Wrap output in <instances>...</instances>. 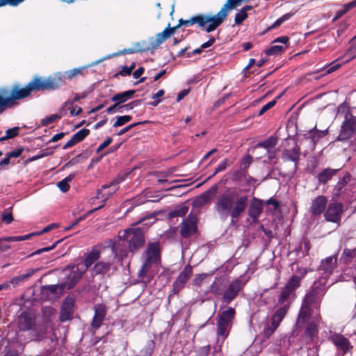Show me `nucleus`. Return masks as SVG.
I'll return each mask as SVG.
<instances>
[{
  "label": "nucleus",
  "instance_id": "obj_50",
  "mask_svg": "<svg viewBox=\"0 0 356 356\" xmlns=\"http://www.w3.org/2000/svg\"><path fill=\"white\" fill-rule=\"evenodd\" d=\"M327 130L318 131L314 130L312 131V138L314 141L318 140L319 138L323 137L327 134Z\"/></svg>",
  "mask_w": 356,
  "mask_h": 356
},
{
  "label": "nucleus",
  "instance_id": "obj_54",
  "mask_svg": "<svg viewBox=\"0 0 356 356\" xmlns=\"http://www.w3.org/2000/svg\"><path fill=\"white\" fill-rule=\"evenodd\" d=\"M188 208L186 206H181L175 211V213L178 216H183L188 212Z\"/></svg>",
  "mask_w": 356,
  "mask_h": 356
},
{
  "label": "nucleus",
  "instance_id": "obj_36",
  "mask_svg": "<svg viewBox=\"0 0 356 356\" xmlns=\"http://www.w3.org/2000/svg\"><path fill=\"white\" fill-rule=\"evenodd\" d=\"M288 308V305H284L275 312L272 318H275L277 321L281 323V321L283 320V318H284L287 313Z\"/></svg>",
  "mask_w": 356,
  "mask_h": 356
},
{
  "label": "nucleus",
  "instance_id": "obj_16",
  "mask_svg": "<svg viewBox=\"0 0 356 356\" xmlns=\"http://www.w3.org/2000/svg\"><path fill=\"white\" fill-rule=\"evenodd\" d=\"M115 258V254L113 251V249L111 250V254L107 260L106 261H101L98 263H97L94 268L93 270L96 274H104L107 273L110 268L111 265L113 263V260Z\"/></svg>",
  "mask_w": 356,
  "mask_h": 356
},
{
  "label": "nucleus",
  "instance_id": "obj_56",
  "mask_svg": "<svg viewBox=\"0 0 356 356\" xmlns=\"http://www.w3.org/2000/svg\"><path fill=\"white\" fill-rule=\"evenodd\" d=\"M112 142V138L111 137L107 138L104 143H102L97 149V152L99 153L102 150H103L105 147L109 145Z\"/></svg>",
  "mask_w": 356,
  "mask_h": 356
},
{
  "label": "nucleus",
  "instance_id": "obj_61",
  "mask_svg": "<svg viewBox=\"0 0 356 356\" xmlns=\"http://www.w3.org/2000/svg\"><path fill=\"white\" fill-rule=\"evenodd\" d=\"M339 60L333 62L332 64H331V67H329V69L327 70V74H330L334 71H336L337 70H338L341 65V63H337V62Z\"/></svg>",
  "mask_w": 356,
  "mask_h": 356
},
{
  "label": "nucleus",
  "instance_id": "obj_26",
  "mask_svg": "<svg viewBox=\"0 0 356 356\" xmlns=\"http://www.w3.org/2000/svg\"><path fill=\"white\" fill-rule=\"evenodd\" d=\"M216 191L217 186H213L209 191H207L200 196L197 197L195 200V204L197 205H203L204 204L209 202L211 200L212 196L216 193Z\"/></svg>",
  "mask_w": 356,
  "mask_h": 356
},
{
  "label": "nucleus",
  "instance_id": "obj_37",
  "mask_svg": "<svg viewBox=\"0 0 356 356\" xmlns=\"http://www.w3.org/2000/svg\"><path fill=\"white\" fill-rule=\"evenodd\" d=\"M277 143V139L275 137H270L266 140L260 143L257 145L258 147H264L267 149H270L274 147Z\"/></svg>",
  "mask_w": 356,
  "mask_h": 356
},
{
  "label": "nucleus",
  "instance_id": "obj_7",
  "mask_svg": "<svg viewBox=\"0 0 356 356\" xmlns=\"http://www.w3.org/2000/svg\"><path fill=\"white\" fill-rule=\"evenodd\" d=\"M234 309L232 307L223 311L218 318L217 322L218 325V334L225 338L228 334L230 323L234 316Z\"/></svg>",
  "mask_w": 356,
  "mask_h": 356
},
{
  "label": "nucleus",
  "instance_id": "obj_43",
  "mask_svg": "<svg viewBox=\"0 0 356 356\" xmlns=\"http://www.w3.org/2000/svg\"><path fill=\"white\" fill-rule=\"evenodd\" d=\"M53 153L52 151L49 149H43L40 151L38 154L31 157L29 159V161H33L40 159H42L44 156H47Z\"/></svg>",
  "mask_w": 356,
  "mask_h": 356
},
{
  "label": "nucleus",
  "instance_id": "obj_25",
  "mask_svg": "<svg viewBox=\"0 0 356 356\" xmlns=\"http://www.w3.org/2000/svg\"><path fill=\"white\" fill-rule=\"evenodd\" d=\"M179 28V26L175 27H167L161 33H158L156 35V44L159 45L163 43L165 40L169 38L172 35L174 34L175 30Z\"/></svg>",
  "mask_w": 356,
  "mask_h": 356
},
{
  "label": "nucleus",
  "instance_id": "obj_63",
  "mask_svg": "<svg viewBox=\"0 0 356 356\" xmlns=\"http://www.w3.org/2000/svg\"><path fill=\"white\" fill-rule=\"evenodd\" d=\"M13 220L11 213H5L2 215V220L6 223H10Z\"/></svg>",
  "mask_w": 356,
  "mask_h": 356
},
{
  "label": "nucleus",
  "instance_id": "obj_23",
  "mask_svg": "<svg viewBox=\"0 0 356 356\" xmlns=\"http://www.w3.org/2000/svg\"><path fill=\"white\" fill-rule=\"evenodd\" d=\"M337 257L332 256L323 260L321 264L320 269L322 270L325 274L330 275L332 273L336 267Z\"/></svg>",
  "mask_w": 356,
  "mask_h": 356
},
{
  "label": "nucleus",
  "instance_id": "obj_21",
  "mask_svg": "<svg viewBox=\"0 0 356 356\" xmlns=\"http://www.w3.org/2000/svg\"><path fill=\"white\" fill-rule=\"evenodd\" d=\"M118 182L113 181L109 186H104L97 193L96 196L97 199L102 200L103 202H105L107 199L113 194L116 191V184Z\"/></svg>",
  "mask_w": 356,
  "mask_h": 356
},
{
  "label": "nucleus",
  "instance_id": "obj_42",
  "mask_svg": "<svg viewBox=\"0 0 356 356\" xmlns=\"http://www.w3.org/2000/svg\"><path fill=\"white\" fill-rule=\"evenodd\" d=\"M131 116L130 115H123V116H118L116 118L115 122L113 123V126L114 127H118L122 126L125 124L126 123L129 122L131 120Z\"/></svg>",
  "mask_w": 356,
  "mask_h": 356
},
{
  "label": "nucleus",
  "instance_id": "obj_29",
  "mask_svg": "<svg viewBox=\"0 0 356 356\" xmlns=\"http://www.w3.org/2000/svg\"><path fill=\"white\" fill-rule=\"evenodd\" d=\"M211 278V274L202 273L197 275L193 280V284L197 288H201L204 286H209L211 284L210 281Z\"/></svg>",
  "mask_w": 356,
  "mask_h": 356
},
{
  "label": "nucleus",
  "instance_id": "obj_13",
  "mask_svg": "<svg viewBox=\"0 0 356 356\" xmlns=\"http://www.w3.org/2000/svg\"><path fill=\"white\" fill-rule=\"evenodd\" d=\"M197 229L196 218L190 215L182 222L181 234L184 237H188L193 235Z\"/></svg>",
  "mask_w": 356,
  "mask_h": 356
},
{
  "label": "nucleus",
  "instance_id": "obj_3",
  "mask_svg": "<svg viewBox=\"0 0 356 356\" xmlns=\"http://www.w3.org/2000/svg\"><path fill=\"white\" fill-rule=\"evenodd\" d=\"M99 258V252L97 250L91 251L86 257L83 263H80L76 266H68L64 270L65 274L67 276V280L64 284V287L68 289H72L76 283L82 277L87 269ZM63 289V285L50 286L51 291H56V288Z\"/></svg>",
  "mask_w": 356,
  "mask_h": 356
},
{
  "label": "nucleus",
  "instance_id": "obj_19",
  "mask_svg": "<svg viewBox=\"0 0 356 356\" xmlns=\"http://www.w3.org/2000/svg\"><path fill=\"white\" fill-rule=\"evenodd\" d=\"M312 300V295L309 294L305 297V300L299 312L298 317V323H304L310 316L309 303Z\"/></svg>",
  "mask_w": 356,
  "mask_h": 356
},
{
  "label": "nucleus",
  "instance_id": "obj_47",
  "mask_svg": "<svg viewBox=\"0 0 356 356\" xmlns=\"http://www.w3.org/2000/svg\"><path fill=\"white\" fill-rule=\"evenodd\" d=\"M197 21H198V15L193 17L191 19H188V20H184V19H181L179 20V23L177 26H179V27L180 26H183V25H184V26L193 25L194 24H197Z\"/></svg>",
  "mask_w": 356,
  "mask_h": 356
},
{
  "label": "nucleus",
  "instance_id": "obj_4",
  "mask_svg": "<svg viewBox=\"0 0 356 356\" xmlns=\"http://www.w3.org/2000/svg\"><path fill=\"white\" fill-rule=\"evenodd\" d=\"M241 3L240 0H227L217 14L198 15L197 24L202 29L210 33L222 23L230 10L239 6Z\"/></svg>",
  "mask_w": 356,
  "mask_h": 356
},
{
  "label": "nucleus",
  "instance_id": "obj_39",
  "mask_svg": "<svg viewBox=\"0 0 356 356\" xmlns=\"http://www.w3.org/2000/svg\"><path fill=\"white\" fill-rule=\"evenodd\" d=\"M90 133V131L87 129H82L76 132L73 136V139L75 140V143H78L82 140H83Z\"/></svg>",
  "mask_w": 356,
  "mask_h": 356
},
{
  "label": "nucleus",
  "instance_id": "obj_60",
  "mask_svg": "<svg viewBox=\"0 0 356 356\" xmlns=\"http://www.w3.org/2000/svg\"><path fill=\"white\" fill-rule=\"evenodd\" d=\"M140 103V100H136V101L131 102L129 104L122 106L121 108H124L127 111L131 110L134 106L139 105Z\"/></svg>",
  "mask_w": 356,
  "mask_h": 356
},
{
  "label": "nucleus",
  "instance_id": "obj_45",
  "mask_svg": "<svg viewBox=\"0 0 356 356\" xmlns=\"http://www.w3.org/2000/svg\"><path fill=\"white\" fill-rule=\"evenodd\" d=\"M209 292H212L215 295H217V296L220 294V292H221L220 289L216 284V281L213 282L212 283H211V284H209L208 290L204 291V293L205 294H207Z\"/></svg>",
  "mask_w": 356,
  "mask_h": 356
},
{
  "label": "nucleus",
  "instance_id": "obj_64",
  "mask_svg": "<svg viewBox=\"0 0 356 356\" xmlns=\"http://www.w3.org/2000/svg\"><path fill=\"white\" fill-rule=\"evenodd\" d=\"M3 238V241H7V242H16V241H22L21 236H7V237H4Z\"/></svg>",
  "mask_w": 356,
  "mask_h": 356
},
{
  "label": "nucleus",
  "instance_id": "obj_58",
  "mask_svg": "<svg viewBox=\"0 0 356 356\" xmlns=\"http://www.w3.org/2000/svg\"><path fill=\"white\" fill-rule=\"evenodd\" d=\"M58 227V224H56V223L49 225L46 226L45 227H44L42 231L38 232V235H41L42 234L47 233V232H49L50 230H51L54 228H56Z\"/></svg>",
  "mask_w": 356,
  "mask_h": 356
},
{
  "label": "nucleus",
  "instance_id": "obj_31",
  "mask_svg": "<svg viewBox=\"0 0 356 356\" xmlns=\"http://www.w3.org/2000/svg\"><path fill=\"white\" fill-rule=\"evenodd\" d=\"M337 172V170L333 169H324L321 173L318 175V180L320 182L323 184H325L328 180H330L333 175Z\"/></svg>",
  "mask_w": 356,
  "mask_h": 356
},
{
  "label": "nucleus",
  "instance_id": "obj_41",
  "mask_svg": "<svg viewBox=\"0 0 356 356\" xmlns=\"http://www.w3.org/2000/svg\"><path fill=\"white\" fill-rule=\"evenodd\" d=\"M292 16V14L291 13H286L284 15H282L281 17L278 18L275 22L274 24L270 26V27H268V30H271L273 29H275V28H277L279 26H280L282 23H284V22L289 20Z\"/></svg>",
  "mask_w": 356,
  "mask_h": 356
},
{
  "label": "nucleus",
  "instance_id": "obj_15",
  "mask_svg": "<svg viewBox=\"0 0 356 356\" xmlns=\"http://www.w3.org/2000/svg\"><path fill=\"white\" fill-rule=\"evenodd\" d=\"M35 327V318L31 314L22 313L18 318V327L20 330H33Z\"/></svg>",
  "mask_w": 356,
  "mask_h": 356
},
{
  "label": "nucleus",
  "instance_id": "obj_49",
  "mask_svg": "<svg viewBox=\"0 0 356 356\" xmlns=\"http://www.w3.org/2000/svg\"><path fill=\"white\" fill-rule=\"evenodd\" d=\"M356 251L355 250H345L343 253L342 259H344L346 262L348 261V259L353 258L355 256Z\"/></svg>",
  "mask_w": 356,
  "mask_h": 356
},
{
  "label": "nucleus",
  "instance_id": "obj_57",
  "mask_svg": "<svg viewBox=\"0 0 356 356\" xmlns=\"http://www.w3.org/2000/svg\"><path fill=\"white\" fill-rule=\"evenodd\" d=\"M24 0H1L3 1V3L0 5L1 6H6L7 4L10 6H17Z\"/></svg>",
  "mask_w": 356,
  "mask_h": 356
},
{
  "label": "nucleus",
  "instance_id": "obj_32",
  "mask_svg": "<svg viewBox=\"0 0 356 356\" xmlns=\"http://www.w3.org/2000/svg\"><path fill=\"white\" fill-rule=\"evenodd\" d=\"M280 324V323L279 321H277L275 318H272L270 322L268 323L264 327V335L267 337H269L278 327Z\"/></svg>",
  "mask_w": 356,
  "mask_h": 356
},
{
  "label": "nucleus",
  "instance_id": "obj_27",
  "mask_svg": "<svg viewBox=\"0 0 356 356\" xmlns=\"http://www.w3.org/2000/svg\"><path fill=\"white\" fill-rule=\"evenodd\" d=\"M67 110L70 111V115L72 116L78 115L82 111V108L81 107L74 106L73 101H67L63 104L60 110V113H62V116L66 114Z\"/></svg>",
  "mask_w": 356,
  "mask_h": 356
},
{
  "label": "nucleus",
  "instance_id": "obj_8",
  "mask_svg": "<svg viewBox=\"0 0 356 356\" xmlns=\"http://www.w3.org/2000/svg\"><path fill=\"white\" fill-rule=\"evenodd\" d=\"M86 66L79 68H74L72 70L66 71L63 73H58L54 77H49L47 79L55 80L56 83V88L61 86L65 79H72L78 74H81L83 70L86 69Z\"/></svg>",
  "mask_w": 356,
  "mask_h": 356
},
{
  "label": "nucleus",
  "instance_id": "obj_6",
  "mask_svg": "<svg viewBox=\"0 0 356 356\" xmlns=\"http://www.w3.org/2000/svg\"><path fill=\"white\" fill-rule=\"evenodd\" d=\"M120 239L129 243L130 251L134 252L143 246L145 243L143 232L140 229L130 228L119 232Z\"/></svg>",
  "mask_w": 356,
  "mask_h": 356
},
{
  "label": "nucleus",
  "instance_id": "obj_24",
  "mask_svg": "<svg viewBox=\"0 0 356 356\" xmlns=\"http://www.w3.org/2000/svg\"><path fill=\"white\" fill-rule=\"evenodd\" d=\"M136 91L134 90L124 91L113 95L111 100L119 106L120 104L128 101L134 97Z\"/></svg>",
  "mask_w": 356,
  "mask_h": 356
},
{
  "label": "nucleus",
  "instance_id": "obj_20",
  "mask_svg": "<svg viewBox=\"0 0 356 356\" xmlns=\"http://www.w3.org/2000/svg\"><path fill=\"white\" fill-rule=\"evenodd\" d=\"M263 211V204L262 202L257 198H254L249 207L248 213L249 216L253 219V220H257L259 215Z\"/></svg>",
  "mask_w": 356,
  "mask_h": 356
},
{
  "label": "nucleus",
  "instance_id": "obj_59",
  "mask_svg": "<svg viewBox=\"0 0 356 356\" xmlns=\"http://www.w3.org/2000/svg\"><path fill=\"white\" fill-rule=\"evenodd\" d=\"M227 165V159L223 160V161H222V163H220L218 165V167L216 168V170H215V172H214V173H213V174H214V175H216V174H217V173H218V172H221V171L224 170L226 168Z\"/></svg>",
  "mask_w": 356,
  "mask_h": 356
},
{
  "label": "nucleus",
  "instance_id": "obj_17",
  "mask_svg": "<svg viewBox=\"0 0 356 356\" xmlns=\"http://www.w3.org/2000/svg\"><path fill=\"white\" fill-rule=\"evenodd\" d=\"M327 200L325 196L321 195L316 197L312 202L311 212L314 215H319L323 212Z\"/></svg>",
  "mask_w": 356,
  "mask_h": 356
},
{
  "label": "nucleus",
  "instance_id": "obj_51",
  "mask_svg": "<svg viewBox=\"0 0 356 356\" xmlns=\"http://www.w3.org/2000/svg\"><path fill=\"white\" fill-rule=\"evenodd\" d=\"M19 127H15L6 131V138H12L18 135Z\"/></svg>",
  "mask_w": 356,
  "mask_h": 356
},
{
  "label": "nucleus",
  "instance_id": "obj_1",
  "mask_svg": "<svg viewBox=\"0 0 356 356\" xmlns=\"http://www.w3.org/2000/svg\"><path fill=\"white\" fill-rule=\"evenodd\" d=\"M55 89H56L55 80L36 77L24 87L15 85L10 90H2L0 94V108L14 101L28 97L33 91Z\"/></svg>",
  "mask_w": 356,
  "mask_h": 356
},
{
  "label": "nucleus",
  "instance_id": "obj_35",
  "mask_svg": "<svg viewBox=\"0 0 356 356\" xmlns=\"http://www.w3.org/2000/svg\"><path fill=\"white\" fill-rule=\"evenodd\" d=\"M300 277L297 275H293L291 280L287 282L285 289H288L290 292H293L296 289L300 286Z\"/></svg>",
  "mask_w": 356,
  "mask_h": 356
},
{
  "label": "nucleus",
  "instance_id": "obj_62",
  "mask_svg": "<svg viewBox=\"0 0 356 356\" xmlns=\"http://www.w3.org/2000/svg\"><path fill=\"white\" fill-rule=\"evenodd\" d=\"M22 151H23L22 149H17L13 150L10 152L8 153L7 155L8 156V157H10V158H17L21 155Z\"/></svg>",
  "mask_w": 356,
  "mask_h": 356
},
{
  "label": "nucleus",
  "instance_id": "obj_2",
  "mask_svg": "<svg viewBox=\"0 0 356 356\" xmlns=\"http://www.w3.org/2000/svg\"><path fill=\"white\" fill-rule=\"evenodd\" d=\"M248 197L239 195L236 191L225 193L217 197L215 209L219 216L226 218H238L248 205Z\"/></svg>",
  "mask_w": 356,
  "mask_h": 356
},
{
  "label": "nucleus",
  "instance_id": "obj_46",
  "mask_svg": "<svg viewBox=\"0 0 356 356\" xmlns=\"http://www.w3.org/2000/svg\"><path fill=\"white\" fill-rule=\"evenodd\" d=\"M248 17L247 13L240 10L235 16V23L236 24H241Z\"/></svg>",
  "mask_w": 356,
  "mask_h": 356
},
{
  "label": "nucleus",
  "instance_id": "obj_53",
  "mask_svg": "<svg viewBox=\"0 0 356 356\" xmlns=\"http://www.w3.org/2000/svg\"><path fill=\"white\" fill-rule=\"evenodd\" d=\"M36 272V270L35 269H29L27 270L26 273L22 274L19 275V277L21 279V281L24 282L26 280H28L29 277H31Z\"/></svg>",
  "mask_w": 356,
  "mask_h": 356
},
{
  "label": "nucleus",
  "instance_id": "obj_5",
  "mask_svg": "<svg viewBox=\"0 0 356 356\" xmlns=\"http://www.w3.org/2000/svg\"><path fill=\"white\" fill-rule=\"evenodd\" d=\"M337 117L344 118V121L337 139L339 140H344L350 138L355 130V120L353 115L349 113L346 105L341 104L338 107Z\"/></svg>",
  "mask_w": 356,
  "mask_h": 356
},
{
  "label": "nucleus",
  "instance_id": "obj_18",
  "mask_svg": "<svg viewBox=\"0 0 356 356\" xmlns=\"http://www.w3.org/2000/svg\"><path fill=\"white\" fill-rule=\"evenodd\" d=\"M106 316V307L102 304L95 305V315L93 317L92 326L97 329L100 327Z\"/></svg>",
  "mask_w": 356,
  "mask_h": 356
},
{
  "label": "nucleus",
  "instance_id": "obj_52",
  "mask_svg": "<svg viewBox=\"0 0 356 356\" xmlns=\"http://www.w3.org/2000/svg\"><path fill=\"white\" fill-rule=\"evenodd\" d=\"M275 103H276V99H274V100H272L270 102L267 103L264 106H263L262 108H261L260 111L259 112V115H261L262 114H264L266 111H267L268 110L271 108L273 106H274Z\"/></svg>",
  "mask_w": 356,
  "mask_h": 356
},
{
  "label": "nucleus",
  "instance_id": "obj_34",
  "mask_svg": "<svg viewBox=\"0 0 356 356\" xmlns=\"http://www.w3.org/2000/svg\"><path fill=\"white\" fill-rule=\"evenodd\" d=\"M74 177L75 174L72 173L62 181L58 182L57 186L60 190L63 192H67L70 188L69 182H70Z\"/></svg>",
  "mask_w": 356,
  "mask_h": 356
},
{
  "label": "nucleus",
  "instance_id": "obj_14",
  "mask_svg": "<svg viewBox=\"0 0 356 356\" xmlns=\"http://www.w3.org/2000/svg\"><path fill=\"white\" fill-rule=\"evenodd\" d=\"M74 306V301L72 298L65 299L60 309V320L61 321H66L72 318Z\"/></svg>",
  "mask_w": 356,
  "mask_h": 356
},
{
  "label": "nucleus",
  "instance_id": "obj_33",
  "mask_svg": "<svg viewBox=\"0 0 356 356\" xmlns=\"http://www.w3.org/2000/svg\"><path fill=\"white\" fill-rule=\"evenodd\" d=\"M282 158L284 161L296 162L299 158V152L297 149L293 148L285 151L282 154Z\"/></svg>",
  "mask_w": 356,
  "mask_h": 356
},
{
  "label": "nucleus",
  "instance_id": "obj_9",
  "mask_svg": "<svg viewBox=\"0 0 356 356\" xmlns=\"http://www.w3.org/2000/svg\"><path fill=\"white\" fill-rule=\"evenodd\" d=\"M160 247L159 243L154 242L148 244L146 250L143 252L141 259L151 261L154 263L160 261Z\"/></svg>",
  "mask_w": 356,
  "mask_h": 356
},
{
  "label": "nucleus",
  "instance_id": "obj_38",
  "mask_svg": "<svg viewBox=\"0 0 356 356\" xmlns=\"http://www.w3.org/2000/svg\"><path fill=\"white\" fill-rule=\"evenodd\" d=\"M62 117V113L60 112L59 114H53L49 116L45 117L41 121V124L42 126H47L56 120L60 119Z\"/></svg>",
  "mask_w": 356,
  "mask_h": 356
},
{
  "label": "nucleus",
  "instance_id": "obj_10",
  "mask_svg": "<svg viewBox=\"0 0 356 356\" xmlns=\"http://www.w3.org/2000/svg\"><path fill=\"white\" fill-rule=\"evenodd\" d=\"M245 281L241 277L233 281L225 291L223 298L226 302H229L233 300L242 286L245 284Z\"/></svg>",
  "mask_w": 356,
  "mask_h": 356
},
{
  "label": "nucleus",
  "instance_id": "obj_44",
  "mask_svg": "<svg viewBox=\"0 0 356 356\" xmlns=\"http://www.w3.org/2000/svg\"><path fill=\"white\" fill-rule=\"evenodd\" d=\"M284 49L282 45H273L270 49L266 50V53L268 55H277L280 54Z\"/></svg>",
  "mask_w": 356,
  "mask_h": 356
},
{
  "label": "nucleus",
  "instance_id": "obj_28",
  "mask_svg": "<svg viewBox=\"0 0 356 356\" xmlns=\"http://www.w3.org/2000/svg\"><path fill=\"white\" fill-rule=\"evenodd\" d=\"M192 274V268L190 266H187L181 272L177 280L175 282L176 287H181L186 281L189 279Z\"/></svg>",
  "mask_w": 356,
  "mask_h": 356
},
{
  "label": "nucleus",
  "instance_id": "obj_22",
  "mask_svg": "<svg viewBox=\"0 0 356 356\" xmlns=\"http://www.w3.org/2000/svg\"><path fill=\"white\" fill-rule=\"evenodd\" d=\"M134 46H135L134 48L124 49H123L122 51H120L118 52L114 53L113 54L108 55L106 57H104V58L92 63L90 65V66H93L95 65H97V64L99 63L101 61H102V60H104L105 59L111 58H112L113 56H118L120 55L126 54H134V53L138 52V51H143V49H141L140 47V43H136V44H135Z\"/></svg>",
  "mask_w": 356,
  "mask_h": 356
},
{
  "label": "nucleus",
  "instance_id": "obj_11",
  "mask_svg": "<svg viewBox=\"0 0 356 356\" xmlns=\"http://www.w3.org/2000/svg\"><path fill=\"white\" fill-rule=\"evenodd\" d=\"M329 339L337 349L343 351V353L348 352L352 348L349 340L341 334L332 333Z\"/></svg>",
  "mask_w": 356,
  "mask_h": 356
},
{
  "label": "nucleus",
  "instance_id": "obj_12",
  "mask_svg": "<svg viewBox=\"0 0 356 356\" xmlns=\"http://www.w3.org/2000/svg\"><path fill=\"white\" fill-rule=\"evenodd\" d=\"M343 206L340 203L330 204L325 213V219L328 221L337 222L342 213Z\"/></svg>",
  "mask_w": 356,
  "mask_h": 356
},
{
  "label": "nucleus",
  "instance_id": "obj_30",
  "mask_svg": "<svg viewBox=\"0 0 356 356\" xmlns=\"http://www.w3.org/2000/svg\"><path fill=\"white\" fill-rule=\"evenodd\" d=\"M142 260V266L141 268L138 272V276L140 278H145L147 276V275L151 272V270L153 267L158 266V263H154L151 261L141 259Z\"/></svg>",
  "mask_w": 356,
  "mask_h": 356
},
{
  "label": "nucleus",
  "instance_id": "obj_40",
  "mask_svg": "<svg viewBox=\"0 0 356 356\" xmlns=\"http://www.w3.org/2000/svg\"><path fill=\"white\" fill-rule=\"evenodd\" d=\"M318 329L317 325L314 323H309L305 330V334L310 337H314L317 335Z\"/></svg>",
  "mask_w": 356,
  "mask_h": 356
},
{
  "label": "nucleus",
  "instance_id": "obj_48",
  "mask_svg": "<svg viewBox=\"0 0 356 356\" xmlns=\"http://www.w3.org/2000/svg\"><path fill=\"white\" fill-rule=\"evenodd\" d=\"M291 294V292H290L288 289L284 288L279 297L278 302L280 304H284V302H286V300L288 299Z\"/></svg>",
  "mask_w": 356,
  "mask_h": 356
},
{
  "label": "nucleus",
  "instance_id": "obj_55",
  "mask_svg": "<svg viewBox=\"0 0 356 356\" xmlns=\"http://www.w3.org/2000/svg\"><path fill=\"white\" fill-rule=\"evenodd\" d=\"M354 58V55L351 51L346 52L342 58H340L339 60H341L342 63H346L350 60H351Z\"/></svg>",
  "mask_w": 356,
  "mask_h": 356
}]
</instances>
